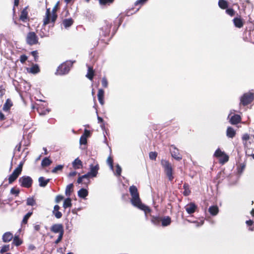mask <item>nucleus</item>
Masks as SVG:
<instances>
[{"label":"nucleus","instance_id":"f257e3e1","mask_svg":"<svg viewBox=\"0 0 254 254\" xmlns=\"http://www.w3.org/2000/svg\"><path fill=\"white\" fill-rule=\"evenodd\" d=\"M129 191L131 196L130 201L132 205L143 210L146 216L147 213L150 212L151 210L148 206L141 203L137 188L135 186L132 185L129 187Z\"/></svg>","mask_w":254,"mask_h":254},{"label":"nucleus","instance_id":"f03ea898","mask_svg":"<svg viewBox=\"0 0 254 254\" xmlns=\"http://www.w3.org/2000/svg\"><path fill=\"white\" fill-rule=\"evenodd\" d=\"M59 2H58L55 6L53 8L52 10V15L51 14L50 8H47L46 10V15L43 20V25H46L50 23V19L51 22L54 23L57 18L56 11L57 10Z\"/></svg>","mask_w":254,"mask_h":254},{"label":"nucleus","instance_id":"7ed1b4c3","mask_svg":"<svg viewBox=\"0 0 254 254\" xmlns=\"http://www.w3.org/2000/svg\"><path fill=\"white\" fill-rule=\"evenodd\" d=\"M74 62L75 61H67L63 63L58 67L55 74L58 75H63L67 74Z\"/></svg>","mask_w":254,"mask_h":254},{"label":"nucleus","instance_id":"20e7f679","mask_svg":"<svg viewBox=\"0 0 254 254\" xmlns=\"http://www.w3.org/2000/svg\"><path fill=\"white\" fill-rule=\"evenodd\" d=\"M161 165L164 169V171L169 180L172 181L174 179V176L173 175V169L171 164L168 161L163 160L161 161Z\"/></svg>","mask_w":254,"mask_h":254},{"label":"nucleus","instance_id":"39448f33","mask_svg":"<svg viewBox=\"0 0 254 254\" xmlns=\"http://www.w3.org/2000/svg\"><path fill=\"white\" fill-rule=\"evenodd\" d=\"M18 183L21 187L25 188H29L32 185L33 180L29 176H23L19 178Z\"/></svg>","mask_w":254,"mask_h":254},{"label":"nucleus","instance_id":"423d86ee","mask_svg":"<svg viewBox=\"0 0 254 254\" xmlns=\"http://www.w3.org/2000/svg\"><path fill=\"white\" fill-rule=\"evenodd\" d=\"M38 37L34 32H30L27 33L26 37V42L30 46L36 45L38 43Z\"/></svg>","mask_w":254,"mask_h":254},{"label":"nucleus","instance_id":"0eeeda50","mask_svg":"<svg viewBox=\"0 0 254 254\" xmlns=\"http://www.w3.org/2000/svg\"><path fill=\"white\" fill-rule=\"evenodd\" d=\"M254 99V94L251 92L244 94L240 98V104L246 106L250 104Z\"/></svg>","mask_w":254,"mask_h":254},{"label":"nucleus","instance_id":"6e6552de","mask_svg":"<svg viewBox=\"0 0 254 254\" xmlns=\"http://www.w3.org/2000/svg\"><path fill=\"white\" fill-rule=\"evenodd\" d=\"M171 156L174 159L178 161H180L182 159V155L179 153V150L174 145H171L170 149Z\"/></svg>","mask_w":254,"mask_h":254},{"label":"nucleus","instance_id":"1a4fd4ad","mask_svg":"<svg viewBox=\"0 0 254 254\" xmlns=\"http://www.w3.org/2000/svg\"><path fill=\"white\" fill-rule=\"evenodd\" d=\"M233 111L231 110L228 116V118H230L229 122L232 125H236L240 122L241 118L240 116L237 114H234L231 117V115L233 113Z\"/></svg>","mask_w":254,"mask_h":254},{"label":"nucleus","instance_id":"9d476101","mask_svg":"<svg viewBox=\"0 0 254 254\" xmlns=\"http://www.w3.org/2000/svg\"><path fill=\"white\" fill-rule=\"evenodd\" d=\"M90 171L88 172L91 177L94 178L97 176L98 170L99 169V166L98 164L94 165L90 164L89 166Z\"/></svg>","mask_w":254,"mask_h":254},{"label":"nucleus","instance_id":"9b49d317","mask_svg":"<svg viewBox=\"0 0 254 254\" xmlns=\"http://www.w3.org/2000/svg\"><path fill=\"white\" fill-rule=\"evenodd\" d=\"M111 26L112 25L110 23L106 24L105 26H103L100 33V36L104 37L108 36L110 32Z\"/></svg>","mask_w":254,"mask_h":254},{"label":"nucleus","instance_id":"f8f14e48","mask_svg":"<svg viewBox=\"0 0 254 254\" xmlns=\"http://www.w3.org/2000/svg\"><path fill=\"white\" fill-rule=\"evenodd\" d=\"M51 231L54 233H64L63 226L62 224H55L53 225L51 228Z\"/></svg>","mask_w":254,"mask_h":254},{"label":"nucleus","instance_id":"ddd939ff","mask_svg":"<svg viewBox=\"0 0 254 254\" xmlns=\"http://www.w3.org/2000/svg\"><path fill=\"white\" fill-rule=\"evenodd\" d=\"M185 208L188 214H191L195 211L197 206L194 203L190 202L185 206Z\"/></svg>","mask_w":254,"mask_h":254},{"label":"nucleus","instance_id":"4468645a","mask_svg":"<svg viewBox=\"0 0 254 254\" xmlns=\"http://www.w3.org/2000/svg\"><path fill=\"white\" fill-rule=\"evenodd\" d=\"M13 234L10 232L4 233L2 237V241L4 243L9 242L13 239Z\"/></svg>","mask_w":254,"mask_h":254},{"label":"nucleus","instance_id":"2eb2a0df","mask_svg":"<svg viewBox=\"0 0 254 254\" xmlns=\"http://www.w3.org/2000/svg\"><path fill=\"white\" fill-rule=\"evenodd\" d=\"M60 207L58 205H55L52 211L53 214L57 219H60L62 217V213L59 211Z\"/></svg>","mask_w":254,"mask_h":254},{"label":"nucleus","instance_id":"dca6fc26","mask_svg":"<svg viewBox=\"0 0 254 254\" xmlns=\"http://www.w3.org/2000/svg\"><path fill=\"white\" fill-rule=\"evenodd\" d=\"M20 173L17 172L15 170L13 171L12 173L8 177V183L9 184H12L14 181H15L17 178L18 177Z\"/></svg>","mask_w":254,"mask_h":254},{"label":"nucleus","instance_id":"f3484780","mask_svg":"<svg viewBox=\"0 0 254 254\" xmlns=\"http://www.w3.org/2000/svg\"><path fill=\"white\" fill-rule=\"evenodd\" d=\"M72 167L74 169H79L82 168V162L78 158H76L72 163Z\"/></svg>","mask_w":254,"mask_h":254},{"label":"nucleus","instance_id":"a211bd4d","mask_svg":"<svg viewBox=\"0 0 254 254\" xmlns=\"http://www.w3.org/2000/svg\"><path fill=\"white\" fill-rule=\"evenodd\" d=\"M233 23L236 27L241 28L244 25V22L240 17H235L233 20Z\"/></svg>","mask_w":254,"mask_h":254},{"label":"nucleus","instance_id":"6ab92c4d","mask_svg":"<svg viewBox=\"0 0 254 254\" xmlns=\"http://www.w3.org/2000/svg\"><path fill=\"white\" fill-rule=\"evenodd\" d=\"M236 135V131L231 127H228L226 130V135L228 138H233Z\"/></svg>","mask_w":254,"mask_h":254},{"label":"nucleus","instance_id":"aec40b11","mask_svg":"<svg viewBox=\"0 0 254 254\" xmlns=\"http://www.w3.org/2000/svg\"><path fill=\"white\" fill-rule=\"evenodd\" d=\"M104 91L102 89H99L98 92V94H97L98 99L99 103L102 105H103L104 104Z\"/></svg>","mask_w":254,"mask_h":254},{"label":"nucleus","instance_id":"412c9836","mask_svg":"<svg viewBox=\"0 0 254 254\" xmlns=\"http://www.w3.org/2000/svg\"><path fill=\"white\" fill-rule=\"evenodd\" d=\"M161 221L162 222V226L165 227L171 224V219L169 216H165L163 218H161Z\"/></svg>","mask_w":254,"mask_h":254},{"label":"nucleus","instance_id":"4be33fe9","mask_svg":"<svg viewBox=\"0 0 254 254\" xmlns=\"http://www.w3.org/2000/svg\"><path fill=\"white\" fill-rule=\"evenodd\" d=\"M77 194L79 197L85 198V197L88 195V192L86 189L82 188L78 191Z\"/></svg>","mask_w":254,"mask_h":254},{"label":"nucleus","instance_id":"5701e85b","mask_svg":"<svg viewBox=\"0 0 254 254\" xmlns=\"http://www.w3.org/2000/svg\"><path fill=\"white\" fill-rule=\"evenodd\" d=\"M208 211L211 215L215 216L219 212V208L216 205H212L209 208Z\"/></svg>","mask_w":254,"mask_h":254},{"label":"nucleus","instance_id":"b1692460","mask_svg":"<svg viewBox=\"0 0 254 254\" xmlns=\"http://www.w3.org/2000/svg\"><path fill=\"white\" fill-rule=\"evenodd\" d=\"M39 186L41 187H45L50 181V179H45L43 177H40L38 179Z\"/></svg>","mask_w":254,"mask_h":254},{"label":"nucleus","instance_id":"393cba45","mask_svg":"<svg viewBox=\"0 0 254 254\" xmlns=\"http://www.w3.org/2000/svg\"><path fill=\"white\" fill-rule=\"evenodd\" d=\"M27 71L33 74H36L40 72V68L38 64H35L29 68H27Z\"/></svg>","mask_w":254,"mask_h":254},{"label":"nucleus","instance_id":"a878e982","mask_svg":"<svg viewBox=\"0 0 254 254\" xmlns=\"http://www.w3.org/2000/svg\"><path fill=\"white\" fill-rule=\"evenodd\" d=\"M71 199L69 197H68L64 200L63 207L65 209L67 208L71 207Z\"/></svg>","mask_w":254,"mask_h":254},{"label":"nucleus","instance_id":"bb28decb","mask_svg":"<svg viewBox=\"0 0 254 254\" xmlns=\"http://www.w3.org/2000/svg\"><path fill=\"white\" fill-rule=\"evenodd\" d=\"M12 106V103L9 99H7L4 104L2 109L4 111H8Z\"/></svg>","mask_w":254,"mask_h":254},{"label":"nucleus","instance_id":"cd10ccee","mask_svg":"<svg viewBox=\"0 0 254 254\" xmlns=\"http://www.w3.org/2000/svg\"><path fill=\"white\" fill-rule=\"evenodd\" d=\"M73 23V21L71 18L65 19L63 21V24L65 28H67L71 26Z\"/></svg>","mask_w":254,"mask_h":254},{"label":"nucleus","instance_id":"c85d7f7f","mask_svg":"<svg viewBox=\"0 0 254 254\" xmlns=\"http://www.w3.org/2000/svg\"><path fill=\"white\" fill-rule=\"evenodd\" d=\"M73 187V184H70L66 186L65 190V194L66 196L68 197L70 196L71 193L72 191Z\"/></svg>","mask_w":254,"mask_h":254},{"label":"nucleus","instance_id":"c756f323","mask_svg":"<svg viewBox=\"0 0 254 254\" xmlns=\"http://www.w3.org/2000/svg\"><path fill=\"white\" fill-rule=\"evenodd\" d=\"M161 218L158 216H152L151 217V221L152 223H153L154 225H159L161 222Z\"/></svg>","mask_w":254,"mask_h":254},{"label":"nucleus","instance_id":"7c9ffc66","mask_svg":"<svg viewBox=\"0 0 254 254\" xmlns=\"http://www.w3.org/2000/svg\"><path fill=\"white\" fill-rule=\"evenodd\" d=\"M218 5L222 9H226L228 6V2L225 0H219Z\"/></svg>","mask_w":254,"mask_h":254},{"label":"nucleus","instance_id":"2f4dec72","mask_svg":"<svg viewBox=\"0 0 254 254\" xmlns=\"http://www.w3.org/2000/svg\"><path fill=\"white\" fill-rule=\"evenodd\" d=\"M183 188L184 189V191L183 192V194L185 196L189 195L190 193V189H189V185L187 183H185L183 185Z\"/></svg>","mask_w":254,"mask_h":254},{"label":"nucleus","instance_id":"473e14b6","mask_svg":"<svg viewBox=\"0 0 254 254\" xmlns=\"http://www.w3.org/2000/svg\"><path fill=\"white\" fill-rule=\"evenodd\" d=\"M51 163L52 161L48 158L45 157L42 160L41 162V166L43 167H47L49 166Z\"/></svg>","mask_w":254,"mask_h":254},{"label":"nucleus","instance_id":"72a5a7b5","mask_svg":"<svg viewBox=\"0 0 254 254\" xmlns=\"http://www.w3.org/2000/svg\"><path fill=\"white\" fill-rule=\"evenodd\" d=\"M94 76V71L91 67H88V72L86 76L90 80H92Z\"/></svg>","mask_w":254,"mask_h":254},{"label":"nucleus","instance_id":"f704fd0d","mask_svg":"<svg viewBox=\"0 0 254 254\" xmlns=\"http://www.w3.org/2000/svg\"><path fill=\"white\" fill-rule=\"evenodd\" d=\"M13 238L12 243L16 246H19L22 243V241L18 238V236H15Z\"/></svg>","mask_w":254,"mask_h":254},{"label":"nucleus","instance_id":"c9c22d12","mask_svg":"<svg viewBox=\"0 0 254 254\" xmlns=\"http://www.w3.org/2000/svg\"><path fill=\"white\" fill-rule=\"evenodd\" d=\"M27 18V12L25 10H23L21 12V15L20 16V19L22 21H25V20Z\"/></svg>","mask_w":254,"mask_h":254},{"label":"nucleus","instance_id":"e433bc0d","mask_svg":"<svg viewBox=\"0 0 254 254\" xmlns=\"http://www.w3.org/2000/svg\"><path fill=\"white\" fill-rule=\"evenodd\" d=\"M35 200L33 197H28L27 199L26 204L27 205L33 206L35 204Z\"/></svg>","mask_w":254,"mask_h":254},{"label":"nucleus","instance_id":"4c0bfd02","mask_svg":"<svg viewBox=\"0 0 254 254\" xmlns=\"http://www.w3.org/2000/svg\"><path fill=\"white\" fill-rule=\"evenodd\" d=\"M64 168V165H59L55 167L52 170L53 173H57L59 171H62Z\"/></svg>","mask_w":254,"mask_h":254},{"label":"nucleus","instance_id":"58836bf2","mask_svg":"<svg viewBox=\"0 0 254 254\" xmlns=\"http://www.w3.org/2000/svg\"><path fill=\"white\" fill-rule=\"evenodd\" d=\"M225 153L223 151H222L219 148H218L214 153V156L216 157H222Z\"/></svg>","mask_w":254,"mask_h":254},{"label":"nucleus","instance_id":"ea45409f","mask_svg":"<svg viewBox=\"0 0 254 254\" xmlns=\"http://www.w3.org/2000/svg\"><path fill=\"white\" fill-rule=\"evenodd\" d=\"M114 0H99L101 5H105L112 3Z\"/></svg>","mask_w":254,"mask_h":254},{"label":"nucleus","instance_id":"a19ab883","mask_svg":"<svg viewBox=\"0 0 254 254\" xmlns=\"http://www.w3.org/2000/svg\"><path fill=\"white\" fill-rule=\"evenodd\" d=\"M121 172H122V168L119 164H117L116 165V172L114 173V174L117 176H120L121 174Z\"/></svg>","mask_w":254,"mask_h":254},{"label":"nucleus","instance_id":"79ce46f5","mask_svg":"<svg viewBox=\"0 0 254 254\" xmlns=\"http://www.w3.org/2000/svg\"><path fill=\"white\" fill-rule=\"evenodd\" d=\"M32 214V212H28L23 217L22 220V222L24 224L27 223V220L29 219V218L31 216Z\"/></svg>","mask_w":254,"mask_h":254},{"label":"nucleus","instance_id":"37998d69","mask_svg":"<svg viewBox=\"0 0 254 254\" xmlns=\"http://www.w3.org/2000/svg\"><path fill=\"white\" fill-rule=\"evenodd\" d=\"M9 245H3L0 249V253L3 254L5 252H7L9 250Z\"/></svg>","mask_w":254,"mask_h":254},{"label":"nucleus","instance_id":"c03bdc74","mask_svg":"<svg viewBox=\"0 0 254 254\" xmlns=\"http://www.w3.org/2000/svg\"><path fill=\"white\" fill-rule=\"evenodd\" d=\"M226 12L227 14L231 16H234L235 13V10L231 8L227 9L226 10Z\"/></svg>","mask_w":254,"mask_h":254},{"label":"nucleus","instance_id":"a18cd8bd","mask_svg":"<svg viewBox=\"0 0 254 254\" xmlns=\"http://www.w3.org/2000/svg\"><path fill=\"white\" fill-rule=\"evenodd\" d=\"M79 142L80 144H86L87 143V138H86V136L85 135H81L80 140Z\"/></svg>","mask_w":254,"mask_h":254},{"label":"nucleus","instance_id":"49530a36","mask_svg":"<svg viewBox=\"0 0 254 254\" xmlns=\"http://www.w3.org/2000/svg\"><path fill=\"white\" fill-rule=\"evenodd\" d=\"M157 153L156 152H150L149 153V158L151 160H155L157 157Z\"/></svg>","mask_w":254,"mask_h":254},{"label":"nucleus","instance_id":"de8ad7c7","mask_svg":"<svg viewBox=\"0 0 254 254\" xmlns=\"http://www.w3.org/2000/svg\"><path fill=\"white\" fill-rule=\"evenodd\" d=\"M102 85L104 88H107L108 85V82L106 77H103L102 79Z\"/></svg>","mask_w":254,"mask_h":254},{"label":"nucleus","instance_id":"09e8293b","mask_svg":"<svg viewBox=\"0 0 254 254\" xmlns=\"http://www.w3.org/2000/svg\"><path fill=\"white\" fill-rule=\"evenodd\" d=\"M64 198V196L62 195H58L56 196L55 198V202L57 203H59L60 202H61L62 200H63Z\"/></svg>","mask_w":254,"mask_h":254},{"label":"nucleus","instance_id":"8fccbe9b","mask_svg":"<svg viewBox=\"0 0 254 254\" xmlns=\"http://www.w3.org/2000/svg\"><path fill=\"white\" fill-rule=\"evenodd\" d=\"M223 158L220 160L222 163H225L227 162L229 160V157L225 153L222 156Z\"/></svg>","mask_w":254,"mask_h":254},{"label":"nucleus","instance_id":"3c124183","mask_svg":"<svg viewBox=\"0 0 254 254\" xmlns=\"http://www.w3.org/2000/svg\"><path fill=\"white\" fill-rule=\"evenodd\" d=\"M188 221L189 222H192V223H195L196 226L197 227L202 226L204 223V220H201L200 222H198V221H196L191 222L190 220H188Z\"/></svg>","mask_w":254,"mask_h":254},{"label":"nucleus","instance_id":"603ef678","mask_svg":"<svg viewBox=\"0 0 254 254\" xmlns=\"http://www.w3.org/2000/svg\"><path fill=\"white\" fill-rule=\"evenodd\" d=\"M22 166H23V163L20 162V164L18 165V167L15 168L14 170L16 171L17 172H19V173H21L22 170Z\"/></svg>","mask_w":254,"mask_h":254},{"label":"nucleus","instance_id":"864d4df0","mask_svg":"<svg viewBox=\"0 0 254 254\" xmlns=\"http://www.w3.org/2000/svg\"><path fill=\"white\" fill-rule=\"evenodd\" d=\"M10 193L12 194H15V195H18L19 193V190H16L14 188H12L10 190Z\"/></svg>","mask_w":254,"mask_h":254},{"label":"nucleus","instance_id":"5fc2aeb1","mask_svg":"<svg viewBox=\"0 0 254 254\" xmlns=\"http://www.w3.org/2000/svg\"><path fill=\"white\" fill-rule=\"evenodd\" d=\"M27 60V57L25 55H22L20 57V61L21 63L23 64Z\"/></svg>","mask_w":254,"mask_h":254},{"label":"nucleus","instance_id":"6e6d98bb","mask_svg":"<svg viewBox=\"0 0 254 254\" xmlns=\"http://www.w3.org/2000/svg\"><path fill=\"white\" fill-rule=\"evenodd\" d=\"M64 233L62 232L59 234L58 239L55 241V244H58L62 239Z\"/></svg>","mask_w":254,"mask_h":254},{"label":"nucleus","instance_id":"4d7b16f0","mask_svg":"<svg viewBox=\"0 0 254 254\" xmlns=\"http://www.w3.org/2000/svg\"><path fill=\"white\" fill-rule=\"evenodd\" d=\"M31 55L34 57L35 61H36L38 57V52L37 51H34L31 52Z\"/></svg>","mask_w":254,"mask_h":254},{"label":"nucleus","instance_id":"13d9d810","mask_svg":"<svg viewBox=\"0 0 254 254\" xmlns=\"http://www.w3.org/2000/svg\"><path fill=\"white\" fill-rule=\"evenodd\" d=\"M250 139V135L248 133L244 134L242 136V139L243 140L247 141Z\"/></svg>","mask_w":254,"mask_h":254},{"label":"nucleus","instance_id":"bf43d9fd","mask_svg":"<svg viewBox=\"0 0 254 254\" xmlns=\"http://www.w3.org/2000/svg\"><path fill=\"white\" fill-rule=\"evenodd\" d=\"M147 0H137L135 2V5H138L139 4H143Z\"/></svg>","mask_w":254,"mask_h":254},{"label":"nucleus","instance_id":"052dcab7","mask_svg":"<svg viewBox=\"0 0 254 254\" xmlns=\"http://www.w3.org/2000/svg\"><path fill=\"white\" fill-rule=\"evenodd\" d=\"M90 134V131L88 130L87 129H85L84 133L82 135H85L86 136V138H87L88 136H89Z\"/></svg>","mask_w":254,"mask_h":254},{"label":"nucleus","instance_id":"680f3d73","mask_svg":"<svg viewBox=\"0 0 254 254\" xmlns=\"http://www.w3.org/2000/svg\"><path fill=\"white\" fill-rule=\"evenodd\" d=\"M81 178H82V179H86L88 180V179L90 177V176L89 175L88 173H87V174H84V175L81 176Z\"/></svg>","mask_w":254,"mask_h":254},{"label":"nucleus","instance_id":"e2e57ef3","mask_svg":"<svg viewBox=\"0 0 254 254\" xmlns=\"http://www.w3.org/2000/svg\"><path fill=\"white\" fill-rule=\"evenodd\" d=\"M40 225L39 224H34V230L36 231H38L40 229Z\"/></svg>","mask_w":254,"mask_h":254},{"label":"nucleus","instance_id":"0e129e2a","mask_svg":"<svg viewBox=\"0 0 254 254\" xmlns=\"http://www.w3.org/2000/svg\"><path fill=\"white\" fill-rule=\"evenodd\" d=\"M76 173H77V172L76 171H72V172H70L68 174V176L69 177H73L75 175H76Z\"/></svg>","mask_w":254,"mask_h":254},{"label":"nucleus","instance_id":"69168bd1","mask_svg":"<svg viewBox=\"0 0 254 254\" xmlns=\"http://www.w3.org/2000/svg\"><path fill=\"white\" fill-rule=\"evenodd\" d=\"M35 247L33 245H30L28 246V249L30 251H33L35 249Z\"/></svg>","mask_w":254,"mask_h":254},{"label":"nucleus","instance_id":"338daca9","mask_svg":"<svg viewBox=\"0 0 254 254\" xmlns=\"http://www.w3.org/2000/svg\"><path fill=\"white\" fill-rule=\"evenodd\" d=\"M5 119L4 115L0 111V121H3Z\"/></svg>","mask_w":254,"mask_h":254},{"label":"nucleus","instance_id":"774afa93","mask_svg":"<svg viewBox=\"0 0 254 254\" xmlns=\"http://www.w3.org/2000/svg\"><path fill=\"white\" fill-rule=\"evenodd\" d=\"M246 223L248 226H251L253 224V221L251 220H247Z\"/></svg>","mask_w":254,"mask_h":254}]
</instances>
